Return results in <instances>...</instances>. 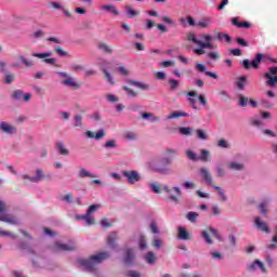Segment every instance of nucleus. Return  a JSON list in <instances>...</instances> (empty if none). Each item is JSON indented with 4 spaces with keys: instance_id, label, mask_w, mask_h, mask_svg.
Returning <instances> with one entry per match:
<instances>
[{
    "instance_id": "obj_1",
    "label": "nucleus",
    "mask_w": 277,
    "mask_h": 277,
    "mask_svg": "<svg viewBox=\"0 0 277 277\" xmlns=\"http://www.w3.org/2000/svg\"><path fill=\"white\" fill-rule=\"evenodd\" d=\"M106 259H109V253L102 252L95 255H92L90 259H80L78 260V265L80 267H84V269H88L89 272H94V268L98 263H103V261H106Z\"/></svg>"
},
{
    "instance_id": "obj_2",
    "label": "nucleus",
    "mask_w": 277,
    "mask_h": 277,
    "mask_svg": "<svg viewBox=\"0 0 277 277\" xmlns=\"http://www.w3.org/2000/svg\"><path fill=\"white\" fill-rule=\"evenodd\" d=\"M201 38L206 40V42H202L200 39L196 38V35L194 32H189L186 35V40L188 42H193V44H196L201 49H213V43H211L212 37L210 35H202Z\"/></svg>"
},
{
    "instance_id": "obj_3",
    "label": "nucleus",
    "mask_w": 277,
    "mask_h": 277,
    "mask_svg": "<svg viewBox=\"0 0 277 277\" xmlns=\"http://www.w3.org/2000/svg\"><path fill=\"white\" fill-rule=\"evenodd\" d=\"M170 164H172V157L163 156L157 163L151 164L150 169L153 172H158L159 174H168L170 172L168 166Z\"/></svg>"
},
{
    "instance_id": "obj_4",
    "label": "nucleus",
    "mask_w": 277,
    "mask_h": 277,
    "mask_svg": "<svg viewBox=\"0 0 277 277\" xmlns=\"http://www.w3.org/2000/svg\"><path fill=\"white\" fill-rule=\"evenodd\" d=\"M8 211V206H5V202L0 200V222H6V224H13L16 226L18 224V220L11 215L5 213Z\"/></svg>"
},
{
    "instance_id": "obj_5",
    "label": "nucleus",
    "mask_w": 277,
    "mask_h": 277,
    "mask_svg": "<svg viewBox=\"0 0 277 277\" xmlns=\"http://www.w3.org/2000/svg\"><path fill=\"white\" fill-rule=\"evenodd\" d=\"M163 190L168 194V199L175 205L181 202V196H183V192H181L180 187L174 186L170 188L168 186H163Z\"/></svg>"
},
{
    "instance_id": "obj_6",
    "label": "nucleus",
    "mask_w": 277,
    "mask_h": 277,
    "mask_svg": "<svg viewBox=\"0 0 277 277\" xmlns=\"http://www.w3.org/2000/svg\"><path fill=\"white\" fill-rule=\"evenodd\" d=\"M263 61V54L262 53H258L254 57V60L251 61L246 58L242 61V66L245 68V70H250V68H259V66L261 65V62Z\"/></svg>"
},
{
    "instance_id": "obj_7",
    "label": "nucleus",
    "mask_w": 277,
    "mask_h": 277,
    "mask_svg": "<svg viewBox=\"0 0 277 277\" xmlns=\"http://www.w3.org/2000/svg\"><path fill=\"white\" fill-rule=\"evenodd\" d=\"M256 269H260L262 274H267V267H265V263L261 260H254L247 266V272H256Z\"/></svg>"
},
{
    "instance_id": "obj_8",
    "label": "nucleus",
    "mask_w": 277,
    "mask_h": 277,
    "mask_svg": "<svg viewBox=\"0 0 277 277\" xmlns=\"http://www.w3.org/2000/svg\"><path fill=\"white\" fill-rule=\"evenodd\" d=\"M54 250L55 252H72L74 250H77V245H75V242L68 245L55 242Z\"/></svg>"
},
{
    "instance_id": "obj_9",
    "label": "nucleus",
    "mask_w": 277,
    "mask_h": 277,
    "mask_svg": "<svg viewBox=\"0 0 277 277\" xmlns=\"http://www.w3.org/2000/svg\"><path fill=\"white\" fill-rule=\"evenodd\" d=\"M122 176L128 180V183L130 185H135V183H137L142 179L137 171H123Z\"/></svg>"
},
{
    "instance_id": "obj_10",
    "label": "nucleus",
    "mask_w": 277,
    "mask_h": 277,
    "mask_svg": "<svg viewBox=\"0 0 277 277\" xmlns=\"http://www.w3.org/2000/svg\"><path fill=\"white\" fill-rule=\"evenodd\" d=\"M0 131H2V133H6L8 135H14L16 133V127H14L5 121H1L0 122Z\"/></svg>"
},
{
    "instance_id": "obj_11",
    "label": "nucleus",
    "mask_w": 277,
    "mask_h": 277,
    "mask_svg": "<svg viewBox=\"0 0 277 277\" xmlns=\"http://www.w3.org/2000/svg\"><path fill=\"white\" fill-rule=\"evenodd\" d=\"M195 68L198 72H205V75L207 77H211V79H220V76H217V74L213 71H207V66L201 63H197Z\"/></svg>"
},
{
    "instance_id": "obj_12",
    "label": "nucleus",
    "mask_w": 277,
    "mask_h": 277,
    "mask_svg": "<svg viewBox=\"0 0 277 277\" xmlns=\"http://www.w3.org/2000/svg\"><path fill=\"white\" fill-rule=\"evenodd\" d=\"M31 57H39V60H43L44 64H50L51 66H53V64H55V58H47V57H51V52L48 53H32Z\"/></svg>"
},
{
    "instance_id": "obj_13",
    "label": "nucleus",
    "mask_w": 277,
    "mask_h": 277,
    "mask_svg": "<svg viewBox=\"0 0 277 277\" xmlns=\"http://www.w3.org/2000/svg\"><path fill=\"white\" fill-rule=\"evenodd\" d=\"M200 174H201V177L203 179L206 185L213 187V176H211V172H209L207 168H201Z\"/></svg>"
},
{
    "instance_id": "obj_14",
    "label": "nucleus",
    "mask_w": 277,
    "mask_h": 277,
    "mask_svg": "<svg viewBox=\"0 0 277 277\" xmlns=\"http://www.w3.org/2000/svg\"><path fill=\"white\" fill-rule=\"evenodd\" d=\"M43 179H51V174L44 175L42 169H37L36 176L30 179V183H39V181H43Z\"/></svg>"
},
{
    "instance_id": "obj_15",
    "label": "nucleus",
    "mask_w": 277,
    "mask_h": 277,
    "mask_svg": "<svg viewBox=\"0 0 277 277\" xmlns=\"http://www.w3.org/2000/svg\"><path fill=\"white\" fill-rule=\"evenodd\" d=\"M254 224L258 230H262V233H269V226H267V223L261 221V217L256 216L254 219Z\"/></svg>"
},
{
    "instance_id": "obj_16",
    "label": "nucleus",
    "mask_w": 277,
    "mask_h": 277,
    "mask_svg": "<svg viewBox=\"0 0 277 277\" xmlns=\"http://www.w3.org/2000/svg\"><path fill=\"white\" fill-rule=\"evenodd\" d=\"M177 237L179 239H182V241H189V239H192L189 232H187L185 227L177 228Z\"/></svg>"
},
{
    "instance_id": "obj_17",
    "label": "nucleus",
    "mask_w": 277,
    "mask_h": 277,
    "mask_svg": "<svg viewBox=\"0 0 277 277\" xmlns=\"http://www.w3.org/2000/svg\"><path fill=\"white\" fill-rule=\"evenodd\" d=\"M85 135H87V137H89L90 140H103V137H105V131L104 130H98L97 132H96V134L94 135V132H92V131H87L85 132Z\"/></svg>"
},
{
    "instance_id": "obj_18",
    "label": "nucleus",
    "mask_w": 277,
    "mask_h": 277,
    "mask_svg": "<svg viewBox=\"0 0 277 277\" xmlns=\"http://www.w3.org/2000/svg\"><path fill=\"white\" fill-rule=\"evenodd\" d=\"M232 24L235 25V27H239L240 29H250V27H252L250 22H239L237 17L232 19Z\"/></svg>"
},
{
    "instance_id": "obj_19",
    "label": "nucleus",
    "mask_w": 277,
    "mask_h": 277,
    "mask_svg": "<svg viewBox=\"0 0 277 277\" xmlns=\"http://www.w3.org/2000/svg\"><path fill=\"white\" fill-rule=\"evenodd\" d=\"M118 239V233L111 232L107 237V245L109 248H116V240Z\"/></svg>"
},
{
    "instance_id": "obj_20",
    "label": "nucleus",
    "mask_w": 277,
    "mask_h": 277,
    "mask_svg": "<svg viewBox=\"0 0 277 277\" xmlns=\"http://www.w3.org/2000/svg\"><path fill=\"white\" fill-rule=\"evenodd\" d=\"M130 85H134V88H138L140 90H149L150 85L144 82L135 81V80H128Z\"/></svg>"
},
{
    "instance_id": "obj_21",
    "label": "nucleus",
    "mask_w": 277,
    "mask_h": 277,
    "mask_svg": "<svg viewBox=\"0 0 277 277\" xmlns=\"http://www.w3.org/2000/svg\"><path fill=\"white\" fill-rule=\"evenodd\" d=\"M76 220H83L88 226H92L95 224L94 216H89L88 212L83 215H76Z\"/></svg>"
},
{
    "instance_id": "obj_22",
    "label": "nucleus",
    "mask_w": 277,
    "mask_h": 277,
    "mask_svg": "<svg viewBox=\"0 0 277 277\" xmlns=\"http://www.w3.org/2000/svg\"><path fill=\"white\" fill-rule=\"evenodd\" d=\"M126 14L128 18H135V16H140V11L133 9L131 5H126Z\"/></svg>"
},
{
    "instance_id": "obj_23",
    "label": "nucleus",
    "mask_w": 277,
    "mask_h": 277,
    "mask_svg": "<svg viewBox=\"0 0 277 277\" xmlns=\"http://www.w3.org/2000/svg\"><path fill=\"white\" fill-rule=\"evenodd\" d=\"M63 85H67L69 88H74V90H78V88H79V83H77L75 81V78H72V77H68L67 79H65L63 81Z\"/></svg>"
},
{
    "instance_id": "obj_24",
    "label": "nucleus",
    "mask_w": 277,
    "mask_h": 277,
    "mask_svg": "<svg viewBox=\"0 0 277 277\" xmlns=\"http://www.w3.org/2000/svg\"><path fill=\"white\" fill-rule=\"evenodd\" d=\"M174 118H189V114L185 111H173L168 116V120H172Z\"/></svg>"
},
{
    "instance_id": "obj_25",
    "label": "nucleus",
    "mask_w": 277,
    "mask_h": 277,
    "mask_svg": "<svg viewBox=\"0 0 277 277\" xmlns=\"http://www.w3.org/2000/svg\"><path fill=\"white\" fill-rule=\"evenodd\" d=\"M97 49H100V51H103L104 53H107L108 55H111L114 53V50L111 49V47H109L105 42H100L97 44Z\"/></svg>"
},
{
    "instance_id": "obj_26",
    "label": "nucleus",
    "mask_w": 277,
    "mask_h": 277,
    "mask_svg": "<svg viewBox=\"0 0 277 277\" xmlns=\"http://www.w3.org/2000/svg\"><path fill=\"white\" fill-rule=\"evenodd\" d=\"M144 259H145L146 263H148L149 265H155V261H157V256L155 255V253L153 251L147 252L144 255Z\"/></svg>"
},
{
    "instance_id": "obj_27",
    "label": "nucleus",
    "mask_w": 277,
    "mask_h": 277,
    "mask_svg": "<svg viewBox=\"0 0 277 277\" xmlns=\"http://www.w3.org/2000/svg\"><path fill=\"white\" fill-rule=\"evenodd\" d=\"M94 176L95 175L93 173H91L90 171L85 170V168L80 169L78 172L79 179H87V177L94 179Z\"/></svg>"
},
{
    "instance_id": "obj_28",
    "label": "nucleus",
    "mask_w": 277,
    "mask_h": 277,
    "mask_svg": "<svg viewBox=\"0 0 277 277\" xmlns=\"http://www.w3.org/2000/svg\"><path fill=\"white\" fill-rule=\"evenodd\" d=\"M102 10H104V12H110V14H114V16H119L120 15V11H118V9H116L111 4L103 5Z\"/></svg>"
},
{
    "instance_id": "obj_29",
    "label": "nucleus",
    "mask_w": 277,
    "mask_h": 277,
    "mask_svg": "<svg viewBox=\"0 0 277 277\" xmlns=\"http://www.w3.org/2000/svg\"><path fill=\"white\" fill-rule=\"evenodd\" d=\"M133 259H135V254L133 253V250L128 249L124 258L126 265H131V263H133Z\"/></svg>"
},
{
    "instance_id": "obj_30",
    "label": "nucleus",
    "mask_w": 277,
    "mask_h": 277,
    "mask_svg": "<svg viewBox=\"0 0 277 277\" xmlns=\"http://www.w3.org/2000/svg\"><path fill=\"white\" fill-rule=\"evenodd\" d=\"M266 81V85H271V88H274V85L277 84V76H269V74H264Z\"/></svg>"
},
{
    "instance_id": "obj_31",
    "label": "nucleus",
    "mask_w": 277,
    "mask_h": 277,
    "mask_svg": "<svg viewBox=\"0 0 277 277\" xmlns=\"http://www.w3.org/2000/svg\"><path fill=\"white\" fill-rule=\"evenodd\" d=\"M56 148L60 153V155H63V156H68L70 151H68V149L64 146V143L62 142H57L56 143Z\"/></svg>"
},
{
    "instance_id": "obj_32",
    "label": "nucleus",
    "mask_w": 277,
    "mask_h": 277,
    "mask_svg": "<svg viewBox=\"0 0 277 277\" xmlns=\"http://www.w3.org/2000/svg\"><path fill=\"white\" fill-rule=\"evenodd\" d=\"M74 120H75L74 127L76 129H83V117L81 115H76L74 117Z\"/></svg>"
},
{
    "instance_id": "obj_33",
    "label": "nucleus",
    "mask_w": 277,
    "mask_h": 277,
    "mask_svg": "<svg viewBox=\"0 0 277 277\" xmlns=\"http://www.w3.org/2000/svg\"><path fill=\"white\" fill-rule=\"evenodd\" d=\"M246 81H248V78L246 76H241L238 78V81L236 82L238 90H246Z\"/></svg>"
},
{
    "instance_id": "obj_34",
    "label": "nucleus",
    "mask_w": 277,
    "mask_h": 277,
    "mask_svg": "<svg viewBox=\"0 0 277 277\" xmlns=\"http://www.w3.org/2000/svg\"><path fill=\"white\" fill-rule=\"evenodd\" d=\"M18 60L22 62V64H24V66H26V68H31V66H34V61L26 58L23 55H19Z\"/></svg>"
},
{
    "instance_id": "obj_35",
    "label": "nucleus",
    "mask_w": 277,
    "mask_h": 277,
    "mask_svg": "<svg viewBox=\"0 0 277 277\" xmlns=\"http://www.w3.org/2000/svg\"><path fill=\"white\" fill-rule=\"evenodd\" d=\"M196 130L194 128H185V127H182L180 128V133L181 135H186V136H189L192 135V133H194Z\"/></svg>"
},
{
    "instance_id": "obj_36",
    "label": "nucleus",
    "mask_w": 277,
    "mask_h": 277,
    "mask_svg": "<svg viewBox=\"0 0 277 277\" xmlns=\"http://www.w3.org/2000/svg\"><path fill=\"white\" fill-rule=\"evenodd\" d=\"M238 105L239 107H248V96L240 94L238 96Z\"/></svg>"
},
{
    "instance_id": "obj_37",
    "label": "nucleus",
    "mask_w": 277,
    "mask_h": 277,
    "mask_svg": "<svg viewBox=\"0 0 277 277\" xmlns=\"http://www.w3.org/2000/svg\"><path fill=\"white\" fill-rule=\"evenodd\" d=\"M163 157H171V161H172V159L176 157V149L168 148L167 150L163 151Z\"/></svg>"
},
{
    "instance_id": "obj_38",
    "label": "nucleus",
    "mask_w": 277,
    "mask_h": 277,
    "mask_svg": "<svg viewBox=\"0 0 277 277\" xmlns=\"http://www.w3.org/2000/svg\"><path fill=\"white\" fill-rule=\"evenodd\" d=\"M243 168H246V166L241 162H230L229 163V169L230 170H243Z\"/></svg>"
},
{
    "instance_id": "obj_39",
    "label": "nucleus",
    "mask_w": 277,
    "mask_h": 277,
    "mask_svg": "<svg viewBox=\"0 0 277 277\" xmlns=\"http://www.w3.org/2000/svg\"><path fill=\"white\" fill-rule=\"evenodd\" d=\"M124 140H128V142H133L137 140V134L135 132H127L123 134Z\"/></svg>"
},
{
    "instance_id": "obj_40",
    "label": "nucleus",
    "mask_w": 277,
    "mask_h": 277,
    "mask_svg": "<svg viewBox=\"0 0 277 277\" xmlns=\"http://www.w3.org/2000/svg\"><path fill=\"white\" fill-rule=\"evenodd\" d=\"M219 96L222 98V101H229L230 100V95L228 94V92H226L225 90H219L217 91Z\"/></svg>"
},
{
    "instance_id": "obj_41",
    "label": "nucleus",
    "mask_w": 277,
    "mask_h": 277,
    "mask_svg": "<svg viewBox=\"0 0 277 277\" xmlns=\"http://www.w3.org/2000/svg\"><path fill=\"white\" fill-rule=\"evenodd\" d=\"M272 241H273V243L267 245V249L268 250H276V248H277V225H276V234L273 237Z\"/></svg>"
},
{
    "instance_id": "obj_42",
    "label": "nucleus",
    "mask_w": 277,
    "mask_h": 277,
    "mask_svg": "<svg viewBox=\"0 0 277 277\" xmlns=\"http://www.w3.org/2000/svg\"><path fill=\"white\" fill-rule=\"evenodd\" d=\"M197 137L199 138V140H209V135L207 134V132L205 131V130H202V129H198L197 130Z\"/></svg>"
},
{
    "instance_id": "obj_43",
    "label": "nucleus",
    "mask_w": 277,
    "mask_h": 277,
    "mask_svg": "<svg viewBox=\"0 0 277 277\" xmlns=\"http://www.w3.org/2000/svg\"><path fill=\"white\" fill-rule=\"evenodd\" d=\"M198 212H188L187 213V220L188 222H192L193 224L196 223V220H198Z\"/></svg>"
},
{
    "instance_id": "obj_44",
    "label": "nucleus",
    "mask_w": 277,
    "mask_h": 277,
    "mask_svg": "<svg viewBox=\"0 0 277 277\" xmlns=\"http://www.w3.org/2000/svg\"><path fill=\"white\" fill-rule=\"evenodd\" d=\"M201 237L205 239L206 243H208L209 246H211V243H213L211 236H209V232H207V230L201 232Z\"/></svg>"
},
{
    "instance_id": "obj_45",
    "label": "nucleus",
    "mask_w": 277,
    "mask_h": 277,
    "mask_svg": "<svg viewBox=\"0 0 277 277\" xmlns=\"http://www.w3.org/2000/svg\"><path fill=\"white\" fill-rule=\"evenodd\" d=\"M198 159L200 161H209V150L207 149H201V155L198 156Z\"/></svg>"
},
{
    "instance_id": "obj_46",
    "label": "nucleus",
    "mask_w": 277,
    "mask_h": 277,
    "mask_svg": "<svg viewBox=\"0 0 277 277\" xmlns=\"http://www.w3.org/2000/svg\"><path fill=\"white\" fill-rule=\"evenodd\" d=\"M104 148H118V144L116 143V140H109L105 142Z\"/></svg>"
},
{
    "instance_id": "obj_47",
    "label": "nucleus",
    "mask_w": 277,
    "mask_h": 277,
    "mask_svg": "<svg viewBox=\"0 0 277 277\" xmlns=\"http://www.w3.org/2000/svg\"><path fill=\"white\" fill-rule=\"evenodd\" d=\"M168 83L170 85V90L171 91L177 90V88H179V80H176V79H169Z\"/></svg>"
},
{
    "instance_id": "obj_48",
    "label": "nucleus",
    "mask_w": 277,
    "mask_h": 277,
    "mask_svg": "<svg viewBox=\"0 0 277 277\" xmlns=\"http://www.w3.org/2000/svg\"><path fill=\"white\" fill-rule=\"evenodd\" d=\"M13 101H21L23 98V91L22 90H15L13 94L11 95Z\"/></svg>"
},
{
    "instance_id": "obj_49",
    "label": "nucleus",
    "mask_w": 277,
    "mask_h": 277,
    "mask_svg": "<svg viewBox=\"0 0 277 277\" xmlns=\"http://www.w3.org/2000/svg\"><path fill=\"white\" fill-rule=\"evenodd\" d=\"M100 207H101L100 205H92V206H90L88 211H87L88 216L92 217V213L98 211Z\"/></svg>"
},
{
    "instance_id": "obj_50",
    "label": "nucleus",
    "mask_w": 277,
    "mask_h": 277,
    "mask_svg": "<svg viewBox=\"0 0 277 277\" xmlns=\"http://www.w3.org/2000/svg\"><path fill=\"white\" fill-rule=\"evenodd\" d=\"M122 90H124V92H127L128 96H131L132 98H135V96H137V92H135L133 89H131L129 87H122Z\"/></svg>"
},
{
    "instance_id": "obj_51",
    "label": "nucleus",
    "mask_w": 277,
    "mask_h": 277,
    "mask_svg": "<svg viewBox=\"0 0 277 277\" xmlns=\"http://www.w3.org/2000/svg\"><path fill=\"white\" fill-rule=\"evenodd\" d=\"M213 188L215 189V192H219V196L221 200H223V202H226L227 198H226V195L224 194V189H222L219 186H213Z\"/></svg>"
},
{
    "instance_id": "obj_52",
    "label": "nucleus",
    "mask_w": 277,
    "mask_h": 277,
    "mask_svg": "<svg viewBox=\"0 0 277 277\" xmlns=\"http://www.w3.org/2000/svg\"><path fill=\"white\" fill-rule=\"evenodd\" d=\"M103 72H104L106 81H108V83L114 85V78L111 77V74H109V71L105 68H103Z\"/></svg>"
},
{
    "instance_id": "obj_53",
    "label": "nucleus",
    "mask_w": 277,
    "mask_h": 277,
    "mask_svg": "<svg viewBox=\"0 0 277 277\" xmlns=\"http://www.w3.org/2000/svg\"><path fill=\"white\" fill-rule=\"evenodd\" d=\"M14 79H16V77L14 76V74H6L4 76V83H6L8 85H10V83H12L14 81Z\"/></svg>"
},
{
    "instance_id": "obj_54",
    "label": "nucleus",
    "mask_w": 277,
    "mask_h": 277,
    "mask_svg": "<svg viewBox=\"0 0 277 277\" xmlns=\"http://www.w3.org/2000/svg\"><path fill=\"white\" fill-rule=\"evenodd\" d=\"M186 155H187L188 159H190V161H198L199 160L198 156L194 151H192L190 149L186 150Z\"/></svg>"
},
{
    "instance_id": "obj_55",
    "label": "nucleus",
    "mask_w": 277,
    "mask_h": 277,
    "mask_svg": "<svg viewBox=\"0 0 277 277\" xmlns=\"http://www.w3.org/2000/svg\"><path fill=\"white\" fill-rule=\"evenodd\" d=\"M150 189L154 194H161V187L157 183H151Z\"/></svg>"
},
{
    "instance_id": "obj_56",
    "label": "nucleus",
    "mask_w": 277,
    "mask_h": 277,
    "mask_svg": "<svg viewBox=\"0 0 277 277\" xmlns=\"http://www.w3.org/2000/svg\"><path fill=\"white\" fill-rule=\"evenodd\" d=\"M54 51L57 53V55H61V57H66V55H68V52L64 51L62 47L54 48Z\"/></svg>"
},
{
    "instance_id": "obj_57",
    "label": "nucleus",
    "mask_w": 277,
    "mask_h": 277,
    "mask_svg": "<svg viewBox=\"0 0 277 277\" xmlns=\"http://www.w3.org/2000/svg\"><path fill=\"white\" fill-rule=\"evenodd\" d=\"M266 207H267V202L266 201L260 203L259 209H260V213H262V215H267Z\"/></svg>"
},
{
    "instance_id": "obj_58",
    "label": "nucleus",
    "mask_w": 277,
    "mask_h": 277,
    "mask_svg": "<svg viewBox=\"0 0 277 277\" xmlns=\"http://www.w3.org/2000/svg\"><path fill=\"white\" fill-rule=\"evenodd\" d=\"M217 146H219V148H229L230 145L228 144V142H226V140L221 138L217 142Z\"/></svg>"
},
{
    "instance_id": "obj_59",
    "label": "nucleus",
    "mask_w": 277,
    "mask_h": 277,
    "mask_svg": "<svg viewBox=\"0 0 277 277\" xmlns=\"http://www.w3.org/2000/svg\"><path fill=\"white\" fill-rule=\"evenodd\" d=\"M209 19H203L197 23L198 27H201V29H207V27H209Z\"/></svg>"
},
{
    "instance_id": "obj_60",
    "label": "nucleus",
    "mask_w": 277,
    "mask_h": 277,
    "mask_svg": "<svg viewBox=\"0 0 277 277\" xmlns=\"http://www.w3.org/2000/svg\"><path fill=\"white\" fill-rule=\"evenodd\" d=\"M236 42L239 47H249L248 41L241 37L236 38Z\"/></svg>"
},
{
    "instance_id": "obj_61",
    "label": "nucleus",
    "mask_w": 277,
    "mask_h": 277,
    "mask_svg": "<svg viewBox=\"0 0 277 277\" xmlns=\"http://www.w3.org/2000/svg\"><path fill=\"white\" fill-rule=\"evenodd\" d=\"M222 55L220 54V52H209L208 53V57H210V60H220Z\"/></svg>"
},
{
    "instance_id": "obj_62",
    "label": "nucleus",
    "mask_w": 277,
    "mask_h": 277,
    "mask_svg": "<svg viewBox=\"0 0 277 277\" xmlns=\"http://www.w3.org/2000/svg\"><path fill=\"white\" fill-rule=\"evenodd\" d=\"M265 75H269V77H276L277 75V66L268 68V71Z\"/></svg>"
},
{
    "instance_id": "obj_63",
    "label": "nucleus",
    "mask_w": 277,
    "mask_h": 277,
    "mask_svg": "<svg viewBox=\"0 0 277 277\" xmlns=\"http://www.w3.org/2000/svg\"><path fill=\"white\" fill-rule=\"evenodd\" d=\"M61 200H63V202H68V203L72 202V194H67L63 196Z\"/></svg>"
},
{
    "instance_id": "obj_64",
    "label": "nucleus",
    "mask_w": 277,
    "mask_h": 277,
    "mask_svg": "<svg viewBox=\"0 0 277 277\" xmlns=\"http://www.w3.org/2000/svg\"><path fill=\"white\" fill-rule=\"evenodd\" d=\"M128 277H141L142 275L140 274V272H135V271H130L127 273Z\"/></svg>"
}]
</instances>
